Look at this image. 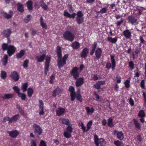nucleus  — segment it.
<instances>
[{
	"mask_svg": "<svg viewBox=\"0 0 146 146\" xmlns=\"http://www.w3.org/2000/svg\"><path fill=\"white\" fill-rule=\"evenodd\" d=\"M56 52L58 58L57 60V66L59 68H61L65 65L69 55L65 54L62 58V48L60 46H57Z\"/></svg>",
	"mask_w": 146,
	"mask_h": 146,
	"instance_id": "1",
	"label": "nucleus"
},
{
	"mask_svg": "<svg viewBox=\"0 0 146 146\" xmlns=\"http://www.w3.org/2000/svg\"><path fill=\"white\" fill-rule=\"evenodd\" d=\"M64 39L67 41L71 42L74 41V34L70 31H65L63 35Z\"/></svg>",
	"mask_w": 146,
	"mask_h": 146,
	"instance_id": "2",
	"label": "nucleus"
},
{
	"mask_svg": "<svg viewBox=\"0 0 146 146\" xmlns=\"http://www.w3.org/2000/svg\"><path fill=\"white\" fill-rule=\"evenodd\" d=\"M76 21L78 24H81L84 21V14L81 11H79L77 12Z\"/></svg>",
	"mask_w": 146,
	"mask_h": 146,
	"instance_id": "3",
	"label": "nucleus"
},
{
	"mask_svg": "<svg viewBox=\"0 0 146 146\" xmlns=\"http://www.w3.org/2000/svg\"><path fill=\"white\" fill-rule=\"evenodd\" d=\"M67 125L66 131L64 132L63 134L66 138H69L71 137V134L73 131V128L72 124H70V123Z\"/></svg>",
	"mask_w": 146,
	"mask_h": 146,
	"instance_id": "4",
	"label": "nucleus"
},
{
	"mask_svg": "<svg viewBox=\"0 0 146 146\" xmlns=\"http://www.w3.org/2000/svg\"><path fill=\"white\" fill-rule=\"evenodd\" d=\"M33 128L35 133L36 134L40 135L42 132L43 130L40 126L37 124H34L33 125Z\"/></svg>",
	"mask_w": 146,
	"mask_h": 146,
	"instance_id": "5",
	"label": "nucleus"
},
{
	"mask_svg": "<svg viewBox=\"0 0 146 146\" xmlns=\"http://www.w3.org/2000/svg\"><path fill=\"white\" fill-rule=\"evenodd\" d=\"M51 57L46 56L45 58V62L44 65V74H46L48 71L49 66V64L51 60Z\"/></svg>",
	"mask_w": 146,
	"mask_h": 146,
	"instance_id": "6",
	"label": "nucleus"
},
{
	"mask_svg": "<svg viewBox=\"0 0 146 146\" xmlns=\"http://www.w3.org/2000/svg\"><path fill=\"white\" fill-rule=\"evenodd\" d=\"M79 68L78 67H74L72 69L70 73L73 76L74 78L76 80L79 76V73L78 70Z\"/></svg>",
	"mask_w": 146,
	"mask_h": 146,
	"instance_id": "7",
	"label": "nucleus"
},
{
	"mask_svg": "<svg viewBox=\"0 0 146 146\" xmlns=\"http://www.w3.org/2000/svg\"><path fill=\"white\" fill-rule=\"evenodd\" d=\"M127 20L129 23L132 25H137L138 24L137 19L133 15H131L127 17Z\"/></svg>",
	"mask_w": 146,
	"mask_h": 146,
	"instance_id": "8",
	"label": "nucleus"
},
{
	"mask_svg": "<svg viewBox=\"0 0 146 146\" xmlns=\"http://www.w3.org/2000/svg\"><path fill=\"white\" fill-rule=\"evenodd\" d=\"M16 50V48L14 46L12 45H9L8 48L7 53L9 56L11 57V56L14 54Z\"/></svg>",
	"mask_w": 146,
	"mask_h": 146,
	"instance_id": "9",
	"label": "nucleus"
},
{
	"mask_svg": "<svg viewBox=\"0 0 146 146\" xmlns=\"http://www.w3.org/2000/svg\"><path fill=\"white\" fill-rule=\"evenodd\" d=\"M9 77L15 81H18L19 80V75L17 72L16 71L11 72Z\"/></svg>",
	"mask_w": 146,
	"mask_h": 146,
	"instance_id": "10",
	"label": "nucleus"
},
{
	"mask_svg": "<svg viewBox=\"0 0 146 146\" xmlns=\"http://www.w3.org/2000/svg\"><path fill=\"white\" fill-rule=\"evenodd\" d=\"M69 91L70 92L71 100L73 101L75 99L76 95V93L75 92L74 87L70 86L69 89Z\"/></svg>",
	"mask_w": 146,
	"mask_h": 146,
	"instance_id": "11",
	"label": "nucleus"
},
{
	"mask_svg": "<svg viewBox=\"0 0 146 146\" xmlns=\"http://www.w3.org/2000/svg\"><path fill=\"white\" fill-rule=\"evenodd\" d=\"M7 132L9 134V135L13 138H17L19 134V132L16 130H12L11 131H7Z\"/></svg>",
	"mask_w": 146,
	"mask_h": 146,
	"instance_id": "12",
	"label": "nucleus"
},
{
	"mask_svg": "<svg viewBox=\"0 0 146 146\" xmlns=\"http://www.w3.org/2000/svg\"><path fill=\"white\" fill-rule=\"evenodd\" d=\"M62 91V89L60 88H59L58 86L57 87L53 90V92H52V96L54 97H56L57 95L60 96Z\"/></svg>",
	"mask_w": 146,
	"mask_h": 146,
	"instance_id": "13",
	"label": "nucleus"
},
{
	"mask_svg": "<svg viewBox=\"0 0 146 146\" xmlns=\"http://www.w3.org/2000/svg\"><path fill=\"white\" fill-rule=\"evenodd\" d=\"M75 85L76 87L81 86L84 82V78L83 77H80L76 79Z\"/></svg>",
	"mask_w": 146,
	"mask_h": 146,
	"instance_id": "14",
	"label": "nucleus"
},
{
	"mask_svg": "<svg viewBox=\"0 0 146 146\" xmlns=\"http://www.w3.org/2000/svg\"><path fill=\"white\" fill-rule=\"evenodd\" d=\"M9 14H7V13L4 11H2L1 12V13L2 14L3 17L7 19H9L11 18L13 15V12L11 10L9 11Z\"/></svg>",
	"mask_w": 146,
	"mask_h": 146,
	"instance_id": "15",
	"label": "nucleus"
},
{
	"mask_svg": "<svg viewBox=\"0 0 146 146\" xmlns=\"http://www.w3.org/2000/svg\"><path fill=\"white\" fill-rule=\"evenodd\" d=\"M12 33L11 30L10 29H7L4 30L1 33L2 35L5 37L8 38L10 36Z\"/></svg>",
	"mask_w": 146,
	"mask_h": 146,
	"instance_id": "16",
	"label": "nucleus"
},
{
	"mask_svg": "<svg viewBox=\"0 0 146 146\" xmlns=\"http://www.w3.org/2000/svg\"><path fill=\"white\" fill-rule=\"evenodd\" d=\"M114 134L116 133L118 139L122 140L124 138V135L122 131H118L117 130H114L113 131Z\"/></svg>",
	"mask_w": 146,
	"mask_h": 146,
	"instance_id": "17",
	"label": "nucleus"
},
{
	"mask_svg": "<svg viewBox=\"0 0 146 146\" xmlns=\"http://www.w3.org/2000/svg\"><path fill=\"white\" fill-rule=\"evenodd\" d=\"M102 49L100 48H97L95 50V54L96 58L99 59L102 56Z\"/></svg>",
	"mask_w": 146,
	"mask_h": 146,
	"instance_id": "18",
	"label": "nucleus"
},
{
	"mask_svg": "<svg viewBox=\"0 0 146 146\" xmlns=\"http://www.w3.org/2000/svg\"><path fill=\"white\" fill-rule=\"evenodd\" d=\"M123 36L127 39L131 38V33L129 30L127 29L124 31L123 32Z\"/></svg>",
	"mask_w": 146,
	"mask_h": 146,
	"instance_id": "19",
	"label": "nucleus"
},
{
	"mask_svg": "<svg viewBox=\"0 0 146 146\" xmlns=\"http://www.w3.org/2000/svg\"><path fill=\"white\" fill-rule=\"evenodd\" d=\"M89 52V49L87 48H84L82 51L81 54V57L82 58H85L87 56Z\"/></svg>",
	"mask_w": 146,
	"mask_h": 146,
	"instance_id": "20",
	"label": "nucleus"
},
{
	"mask_svg": "<svg viewBox=\"0 0 146 146\" xmlns=\"http://www.w3.org/2000/svg\"><path fill=\"white\" fill-rule=\"evenodd\" d=\"M76 14V13H73L72 14L69 13L68 11H64V16L69 18L74 19L75 17Z\"/></svg>",
	"mask_w": 146,
	"mask_h": 146,
	"instance_id": "21",
	"label": "nucleus"
},
{
	"mask_svg": "<svg viewBox=\"0 0 146 146\" xmlns=\"http://www.w3.org/2000/svg\"><path fill=\"white\" fill-rule=\"evenodd\" d=\"M46 57V54H43L40 56H36V59L38 62H43Z\"/></svg>",
	"mask_w": 146,
	"mask_h": 146,
	"instance_id": "22",
	"label": "nucleus"
},
{
	"mask_svg": "<svg viewBox=\"0 0 146 146\" xmlns=\"http://www.w3.org/2000/svg\"><path fill=\"white\" fill-rule=\"evenodd\" d=\"M115 56L114 55H111V62L112 69L113 70H114L116 65L115 60L114 58Z\"/></svg>",
	"mask_w": 146,
	"mask_h": 146,
	"instance_id": "23",
	"label": "nucleus"
},
{
	"mask_svg": "<svg viewBox=\"0 0 146 146\" xmlns=\"http://www.w3.org/2000/svg\"><path fill=\"white\" fill-rule=\"evenodd\" d=\"M65 111V109L62 107H59L58 110L56 111V115L58 116H60L61 115L64 113Z\"/></svg>",
	"mask_w": 146,
	"mask_h": 146,
	"instance_id": "24",
	"label": "nucleus"
},
{
	"mask_svg": "<svg viewBox=\"0 0 146 146\" xmlns=\"http://www.w3.org/2000/svg\"><path fill=\"white\" fill-rule=\"evenodd\" d=\"M20 118V116L19 114H17L14 115L10 118V122H11V123H12L13 122H16Z\"/></svg>",
	"mask_w": 146,
	"mask_h": 146,
	"instance_id": "25",
	"label": "nucleus"
},
{
	"mask_svg": "<svg viewBox=\"0 0 146 146\" xmlns=\"http://www.w3.org/2000/svg\"><path fill=\"white\" fill-rule=\"evenodd\" d=\"M80 43L76 41L73 42L71 44V46L72 47L73 49H78V48L80 47Z\"/></svg>",
	"mask_w": 146,
	"mask_h": 146,
	"instance_id": "26",
	"label": "nucleus"
},
{
	"mask_svg": "<svg viewBox=\"0 0 146 146\" xmlns=\"http://www.w3.org/2000/svg\"><path fill=\"white\" fill-rule=\"evenodd\" d=\"M85 109L86 110L87 114L88 115L93 113L95 110V109L93 107H91L90 108L89 107H85Z\"/></svg>",
	"mask_w": 146,
	"mask_h": 146,
	"instance_id": "27",
	"label": "nucleus"
},
{
	"mask_svg": "<svg viewBox=\"0 0 146 146\" xmlns=\"http://www.w3.org/2000/svg\"><path fill=\"white\" fill-rule=\"evenodd\" d=\"M17 10L21 13H23L24 11L23 5L22 4L18 3L17 4Z\"/></svg>",
	"mask_w": 146,
	"mask_h": 146,
	"instance_id": "28",
	"label": "nucleus"
},
{
	"mask_svg": "<svg viewBox=\"0 0 146 146\" xmlns=\"http://www.w3.org/2000/svg\"><path fill=\"white\" fill-rule=\"evenodd\" d=\"M25 54V51L24 50H21L19 52L16 54V58L18 59L21 58Z\"/></svg>",
	"mask_w": 146,
	"mask_h": 146,
	"instance_id": "29",
	"label": "nucleus"
},
{
	"mask_svg": "<svg viewBox=\"0 0 146 146\" xmlns=\"http://www.w3.org/2000/svg\"><path fill=\"white\" fill-rule=\"evenodd\" d=\"M39 3L40 4V6L44 10H46L47 9L48 7L47 5H46L43 0H42L41 1H39Z\"/></svg>",
	"mask_w": 146,
	"mask_h": 146,
	"instance_id": "30",
	"label": "nucleus"
},
{
	"mask_svg": "<svg viewBox=\"0 0 146 146\" xmlns=\"http://www.w3.org/2000/svg\"><path fill=\"white\" fill-rule=\"evenodd\" d=\"M133 121L135 127L138 129H140L141 127V125L136 119H133Z\"/></svg>",
	"mask_w": 146,
	"mask_h": 146,
	"instance_id": "31",
	"label": "nucleus"
},
{
	"mask_svg": "<svg viewBox=\"0 0 146 146\" xmlns=\"http://www.w3.org/2000/svg\"><path fill=\"white\" fill-rule=\"evenodd\" d=\"M44 20L43 18L42 17H40V25L43 28L46 29H47L46 24V23H44L43 21Z\"/></svg>",
	"mask_w": 146,
	"mask_h": 146,
	"instance_id": "32",
	"label": "nucleus"
},
{
	"mask_svg": "<svg viewBox=\"0 0 146 146\" xmlns=\"http://www.w3.org/2000/svg\"><path fill=\"white\" fill-rule=\"evenodd\" d=\"M8 61V56L7 55L5 54L3 58L2 59V62L3 65L5 66Z\"/></svg>",
	"mask_w": 146,
	"mask_h": 146,
	"instance_id": "33",
	"label": "nucleus"
},
{
	"mask_svg": "<svg viewBox=\"0 0 146 146\" xmlns=\"http://www.w3.org/2000/svg\"><path fill=\"white\" fill-rule=\"evenodd\" d=\"M33 2L31 0H28L27 2V7L29 10H31L33 9Z\"/></svg>",
	"mask_w": 146,
	"mask_h": 146,
	"instance_id": "34",
	"label": "nucleus"
},
{
	"mask_svg": "<svg viewBox=\"0 0 146 146\" xmlns=\"http://www.w3.org/2000/svg\"><path fill=\"white\" fill-rule=\"evenodd\" d=\"M113 119L111 117H109L108 120V125L110 127H112L114 126L113 123Z\"/></svg>",
	"mask_w": 146,
	"mask_h": 146,
	"instance_id": "35",
	"label": "nucleus"
},
{
	"mask_svg": "<svg viewBox=\"0 0 146 146\" xmlns=\"http://www.w3.org/2000/svg\"><path fill=\"white\" fill-rule=\"evenodd\" d=\"M108 40L112 43H115L117 41V37H115L113 38L111 37H108Z\"/></svg>",
	"mask_w": 146,
	"mask_h": 146,
	"instance_id": "36",
	"label": "nucleus"
},
{
	"mask_svg": "<svg viewBox=\"0 0 146 146\" xmlns=\"http://www.w3.org/2000/svg\"><path fill=\"white\" fill-rule=\"evenodd\" d=\"M138 116L139 117H144L145 114V111L143 110H141L138 113Z\"/></svg>",
	"mask_w": 146,
	"mask_h": 146,
	"instance_id": "37",
	"label": "nucleus"
},
{
	"mask_svg": "<svg viewBox=\"0 0 146 146\" xmlns=\"http://www.w3.org/2000/svg\"><path fill=\"white\" fill-rule=\"evenodd\" d=\"M34 93V90L32 88H29L27 89V96L30 97H32Z\"/></svg>",
	"mask_w": 146,
	"mask_h": 146,
	"instance_id": "38",
	"label": "nucleus"
},
{
	"mask_svg": "<svg viewBox=\"0 0 146 146\" xmlns=\"http://www.w3.org/2000/svg\"><path fill=\"white\" fill-rule=\"evenodd\" d=\"M94 139L95 141V143L96 146H99V139L98 135L96 134H95L94 136Z\"/></svg>",
	"mask_w": 146,
	"mask_h": 146,
	"instance_id": "39",
	"label": "nucleus"
},
{
	"mask_svg": "<svg viewBox=\"0 0 146 146\" xmlns=\"http://www.w3.org/2000/svg\"><path fill=\"white\" fill-rule=\"evenodd\" d=\"M99 145L100 144L101 146H104L106 144V142L104 139L101 138L99 139Z\"/></svg>",
	"mask_w": 146,
	"mask_h": 146,
	"instance_id": "40",
	"label": "nucleus"
},
{
	"mask_svg": "<svg viewBox=\"0 0 146 146\" xmlns=\"http://www.w3.org/2000/svg\"><path fill=\"white\" fill-rule=\"evenodd\" d=\"M8 43H3L1 46V49L3 51H5V50H8Z\"/></svg>",
	"mask_w": 146,
	"mask_h": 146,
	"instance_id": "41",
	"label": "nucleus"
},
{
	"mask_svg": "<svg viewBox=\"0 0 146 146\" xmlns=\"http://www.w3.org/2000/svg\"><path fill=\"white\" fill-rule=\"evenodd\" d=\"M28 83L27 82L24 83L22 85L21 88L23 92L26 91L27 89L28 88Z\"/></svg>",
	"mask_w": 146,
	"mask_h": 146,
	"instance_id": "42",
	"label": "nucleus"
},
{
	"mask_svg": "<svg viewBox=\"0 0 146 146\" xmlns=\"http://www.w3.org/2000/svg\"><path fill=\"white\" fill-rule=\"evenodd\" d=\"M13 96L12 94H5V96L3 97L4 99H9V98H12Z\"/></svg>",
	"mask_w": 146,
	"mask_h": 146,
	"instance_id": "43",
	"label": "nucleus"
},
{
	"mask_svg": "<svg viewBox=\"0 0 146 146\" xmlns=\"http://www.w3.org/2000/svg\"><path fill=\"white\" fill-rule=\"evenodd\" d=\"M13 90L17 94L19 97L20 94V90L18 87L17 86H14L13 87Z\"/></svg>",
	"mask_w": 146,
	"mask_h": 146,
	"instance_id": "44",
	"label": "nucleus"
},
{
	"mask_svg": "<svg viewBox=\"0 0 146 146\" xmlns=\"http://www.w3.org/2000/svg\"><path fill=\"white\" fill-rule=\"evenodd\" d=\"M76 98L80 102H82L83 101V98L82 97L80 93L76 94Z\"/></svg>",
	"mask_w": 146,
	"mask_h": 146,
	"instance_id": "45",
	"label": "nucleus"
},
{
	"mask_svg": "<svg viewBox=\"0 0 146 146\" xmlns=\"http://www.w3.org/2000/svg\"><path fill=\"white\" fill-rule=\"evenodd\" d=\"M7 76V73L5 71L2 70L1 71V76L2 79H3V80H5V79L6 78Z\"/></svg>",
	"mask_w": 146,
	"mask_h": 146,
	"instance_id": "46",
	"label": "nucleus"
},
{
	"mask_svg": "<svg viewBox=\"0 0 146 146\" xmlns=\"http://www.w3.org/2000/svg\"><path fill=\"white\" fill-rule=\"evenodd\" d=\"M61 119L62 121L63 124L66 125L69 124L70 121L69 119L65 118H61Z\"/></svg>",
	"mask_w": 146,
	"mask_h": 146,
	"instance_id": "47",
	"label": "nucleus"
},
{
	"mask_svg": "<svg viewBox=\"0 0 146 146\" xmlns=\"http://www.w3.org/2000/svg\"><path fill=\"white\" fill-rule=\"evenodd\" d=\"M130 80H126L124 82V85L126 88H129L130 86Z\"/></svg>",
	"mask_w": 146,
	"mask_h": 146,
	"instance_id": "48",
	"label": "nucleus"
},
{
	"mask_svg": "<svg viewBox=\"0 0 146 146\" xmlns=\"http://www.w3.org/2000/svg\"><path fill=\"white\" fill-rule=\"evenodd\" d=\"M92 124V121H90L88 122L87 124V128L86 129V131H88L91 129V126Z\"/></svg>",
	"mask_w": 146,
	"mask_h": 146,
	"instance_id": "49",
	"label": "nucleus"
},
{
	"mask_svg": "<svg viewBox=\"0 0 146 146\" xmlns=\"http://www.w3.org/2000/svg\"><path fill=\"white\" fill-rule=\"evenodd\" d=\"M10 119L11 118L9 116H7V117H3L2 121L3 123H5L6 121H8V123H11V122H10Z\"/></svg>",
	"mask_w": 146,
	"mask_h": 146,
	"instance_id": "50",
	"label": "nucleus"
},
{
	"mask_svg": "<svg viewBox=\"0 0 146 146\" xmlns=\"http://www.w3.org/2000/svg\"><path fill=\"white\" fill-rule=\"evenodd\" d=\"M31 15H28L27 17H25L24 19V22L26 23H28L31 20Z\"/></svg>",
	"mask_w": 146,
	"mask_h": 146,
	"instance_id": "51",
	"label": "nucleus"
},
{
	"mask_svg": "<svg viewBox=\"0 0 146 146\" xmlns=\"http://www.w3.org/2000/svg\"><path fill=\"white\" fill-rule=\"evenodd\" d=\"M29 63V60L28 59H26L24 61L23 64V66L25 68L28 67V64Z\"/></svg>",
	"mask_w": 146,
	"mask_h": 146,
	"instance_id": "52",
	"label": "nucleus"
},
{
	"mask_svg": "<svg viewBox=\"0 0 146 146\" xmlns=\"http://www.w3.org/2000/svg\"><path fill=\"white\" fill-rule=\"evenodd\" d=\"M19 97L21 98V99L22 100H25V99L26 96V94L24 93H21L20 92V94L19 96Z\"/></svg>",
	"mask_w": 146,
	"mask_h": 146,
	"instance_id": "53",
	"label": "nucleus"
},
{
	"mask_svg": "<svg viewBox=\"0 0 146 146\" xmlns=\"http://www.w3.org/2000/svg\"><path fill=\"white\" fill-rule=\"evenodd\" d=\"M129 66L131 70L134 68V65L133 62L130 61L129 62Z\"/></svg>",
	"mask_w": 146,
	"mask_h": 146,
	"instance_id": "54",
	"label": "nucleus"
},
{
	"mask_svg": "<svg viewBox=\"0 0 146 146\" xmlns=\"http://www.w3.org/2000/svg\"><path fill=\"white\" fill-rule=\"evenodd\" d=\"M124 21V19L123 18H121L119 21H118L116 23L117 26H119L123 23Z\"/></svg>",
	"mask_w": 146,
	"mask_h": 146,
	"instance_id": "55",
	"label": "nucleus"
},
{
	"mask_svg": "<svg viewBox=\"0 0 146 146\" xmlns=\"http://www.w3.org/2000/svg\"><path fill=\"white\" fill-rule=\"evenodd\" d=\"M94 87L96 89H99L101 88L99 81H98L95 84H94Z\"/></svg>",
	"mask_w": 146,
	"mask_h": 146,
	"instance_id": "56",
	"label": "nucleus"
},
{
	"mask_svg": "<svg viewBox=\"0 0 146 146\" xmlns=\"http://www.w3.org/2000/svg\"><path fill=\"white\" fill-rule=\"evenodd\" d=\"M145 81L144 80H141L140 83V86L141 88L143 89H145Z\"/></svg>",
	"mask_w": 146,
	"mask_h": 146,
	"instance_id": "57",
	"label": "nucleus"
},
{
	"mask_svg": "<svg viewBox=\"0 0 146 146\" xmlns=\"http://www.w3.org/2000/svg\"><path fill=\"white\" fill-rule=\"evenodd\" d=\"M114 144L117 146H121V142L119 140H115Z\"/></svg>",
	"mask_w": 146,
	"mask_h": 146,
	"instance_id": "58",
	"label": "nucleus"
},
{
	"mask_svg": "<svg viewBox=\"0 0 146 146\" xmlns=\"http://www.w3.org/2000/svg\"><path fill=\"white\" fill-rule=\"evenodd\" d=\"M44 103L43 101L41 100H39V104L38 107L39 108H41L43 107Z\"/></svg>",
	"mask_w": 146,
	"mask_h": 146,
	"instance_id": "59",
	"label": "nucleus"
},
{
	"mask_svg": "<svg viewBox=\"0 0 146 146\" xmlns=\"http://www.w3.org/2000/svg\"><path fill=\"white\" fill-rule=\"evenodd\" d=\"M106 68H107L108 69H110L111 67V64L110 62H108L106 64Z\"/></svg>",
	"mask_w": 146,
	"mask_h": 146,
	"instance_id": "60",
	"label": "nucleus"
},
{
	"mask_svg": "<svg viewBox=\"0 0 146 146\" xmlns=\"http://www.w3.org/2000/svg\"><path fill=\"white\" fill-rule=\"evenodd\" d=\"M107 11V9L105 8H103L101 10L98 12L99 13H102L103 14V13H105Z\"/></svg>",
	"mask_w": 146,
	"mask_h": 146,
	"instance_id": "61",
	"label": "nucleus"
},
{
	"mask_svg": "<svg viewBox=\"0 0 146 146\" xmlns=\"http://www.w3.org/2000/svg\"><path fill=\"white\" fill-rule=\"evenodd\" d=\"M39 146H46V144L45 141L44 140H41Z\"/></svg>",
	"mask_w": 146,
	"mask_h": 146,
	"instance_id": "62",
	"label": "nucleus"
},
{
	"mask_svg": "<svg viewBox=\"0 0 146 146\" xmlns=\"http://www.w3.org/2000/svg\"><path fill=\"white\" fill-rule=\"evenodd\" d=\"M66 31H70V32H71L72 31L73 29L72 26H69L66 28Z\"/></svg>",
	"mask_w": 146,
	"mask_h": 146,
	"instance_id": "63",
	"label": "nucleus"
},
{
	"mask_svg": "<svg viewBox=\"0 0 146 146\" xmlns=\"http://www.w3.org/2000/svg\"><path fill=\"white\" fill-rule=\"evenodd\" d=\"M31 146H37V145L34 140H32L31 142Z\"/></svg>",
	"mask_w": 146,
	"mask_h": 146,
	"instance_id": "64",
	"label": "nucleus"
}]
</instances>
